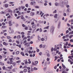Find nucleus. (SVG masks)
<instances>
[{"label":"nucleus","instance_id":"nucleus-43","mask_svg":"<svg viewBox=\"0 0 73 73\" xmlns=\"http://www.w3.org/2000/svg\"><path fill=\"white\" fill-rule=\"evenodd\" d=\"M16 42L18 44H20V43L17 40L16 41Z\"/></svg>","mask_w":73,"mask_h":73},{"label":"nucleus","instance_id":"nucleus-59","mask_svg":"<svg viewBox=\"0 0 73 73\" xmlns=\"http://www.w3.org/2000/svg\"><path fill=\"white\" fill-rule=\"evenodd\" d=\"M47 56H48V57H50V54H49V53L47 54Z\"/></svg>","mask_w":73,"mask_h":73},{"label":"nucleus","instance_id":"nucleus-7","mask_svg":"<svg viewBox=\"0 0 73 73\" xmlns=\"http://www.w3.org/2000/svg\"><path fill=\"white\" fill-rule=\"evenodd\" d=\"M30 14H31V16H34V15L35 13H34L33 12H31Z\"/></svg>","mask_w":73,"mask_h":73},{"label":"nucleus","instance_id":"nucleus-31","mask_svg":"<svg viewBox=\"0 0 73 73\" xmlns=\"http://www.w3.org/2000/svg\"><path fill=\"white\" fill-rule=\"evenodd\" d=\"M60 23H59L58 24V28H60Z\"/></svg>","mask_w":73,"mask_h":73},{"label":"nucleus","instance_id":"nucleus-27","mask_svg":"<svg viewBox=\"0 0 73 73\" xmlns=\"http://www.w3.org/2000/svg\"><path fill=\"white\" fill-rule=\"evenodd\" d=\"M57 13V10H55L53 12V13Z\"/></svg>","mask_w":73,"mask_h":73},{"label":"nucleus","instance_id":"nucleus-62","mask_svg":"<svg viewBox=\"0 0 73 73\" xmlns=\"http://www.w3.org/2000/svg\"><path fill=\"white\" fill-rule=\"evenodd\" d=\"M30 50H32V47H29Z\"/></svg>","mask_w":73,"mask_h":73},{"label":"nucleus","instance_id":"nucleus-20","mask_svg":"<svg viewBox=\"0 0 73 73\" xmlns=\"http://www.w3.org/2000/svg\"><path fill=\"white\" fill-rule=\"evenodd\" d=\"M55 5L56 6H58V5H59V4L57 3H56L55 4Z\"/></svg>","mask_w":73,"mask_h":73},{"label":"nucleus","instance_id":"nucleus-51","mask_svg":"<svg viewBox=\"0 0 73 73\" xmlns=\"http://www.w3.org/2000/svg\"><path fill=\"white\" fill-rule=\"evenodd\" d=\"M12 41V40L11 39L9 40V42H11Z\"/></svg>","mask_w":73,"mask_h":73},{"label":"nucleus","instance_id":"nucleus-48","mask_svg":"<svg viewBox=\"0 0 73 73\" xmlns=\"http://www.w3.org/2000/svg\"><path fill=\"white\" fill-rule=\"evenodd\" d=\"M68 37H69V34H68V35H66V38H68Z\"/></svg>","mask_w":73,"mask_h":73},{"label":"nucleus","instance_id":"nucleus-13","mask_svg":"<svg viewBox=\"0 0 73 73\" xmlns=\"http://www.w3.org/2000/svg\"><path fill=\"white\" fill-rule=\"evenodd\" d=\"M70 9L68 8L67 10H66V12H70V11H69V10Z\"/></svg>","mask_w":73,"mask_h":73},{"label":"nucleus","instance_id":"nucleus-5","mask_svg":"<svg viewBox=\"0 0 73 73\" xmlns=\"http://www.w3.org/2000/svg\"><path fill=\"white\" fill-rule=\"evenodd\" d=\"M47 36H44V40L45 41H47Z\"/></svg>","mask_w":73,"mask_h":73},{"label":"nucleus","instance_id":"nucleus-49","mask_svg":"<svg viewBox=\"0 0 73 73\" xmlns=\"http://www.w3.org/2000/svg\"><path fill=\"white\" fill-rule=\"evenodd\" d=\"M39 54L40 56H41V55H42V52H40L39 53Z\"/></svg>","mask_w":73,"mask_h":73},{"label":"nucleus","instance_id":"nucleus-39","mask_svg":"<svg viewBox=\"0 0 73 73\" xmlns=\"http://www.w3.org/2000/svg\"><path fill=\"white\" fill-rule=\"evenodd\" d=\"M38 62L37 61H36L35 62V64H38Z\"/></svg>","mask_w":73,"mask_h":73},{"label":"nucleus","instance_id":"nucleus-61","mask_svg":"<svg viewBox=\"0 0 73 73\" xmlns=\"http://www.w3.org/2000/svg\"><path fill=\"white\" fill-rule=\"evenodd\" d=\"M54 69H57V66H54Z\"/></svg>","mask_w":73,"mask_h":73},{"label":"nucleus","instance_id":"nucleus-1","mask_svg":"<svg viewBox=\"0 0 73 73\" xmlns=\"http://www.w3.org/2000/svg\"><path fill=\"white\" fill-rule=\"evenodd\" d=\"M54 26H52L51 27L50 29V32L51 33H54Z\"/></svg>","mask_w":73,"mask_h":73},{"label":"nucleus","instance_id":"nucleus-11","mask_svg":"<svg viewBox=\"0 0 73 73\" xmlns=\"http://www.w3.org/2000/svg\"><path fill=\"white\" fill-rule=\"evenodd\" d=\"M7 39H8V40H9L11 38H12L10 36H7Z\"/></svg>","mask_w":73,"mask_h":73},{"label":"nucleus","instance_id":"nucleus-14","mask_svg":"<svg viewBox=\"0 0 73 73\" xmlns=\"http://www.w3.org/2000/svg\"><path fill=\"white\" fill-rule=\"evenodd\" d=\"M21 54L23 56H25V55H24V54L23 53V52H21Z\"/></svg>","mask_w":73,"mask_h":73},{"label":"nucleus","instance_id":"nucleus-2","mask_svg":"<svg viewBox=\"0 0 73 73\" xmlns=\"http://www.w3.org/2000/svg\"><path fill=\"white\" fill-rule=\"evenodd\" d=\"M9 29L10 30L9 31L10 33H13V30H11V27H9Z\"/></svg>","mask_w":73,"mask_h":73},{"label":"nucleus","instance_id":"nucleus-9","mask_svg":"<svg viewBox=\"0 0 73 73\" xmlns=\"http://www.w3.org/2000/svg\"><path fill=\"white\" fill-rule=\"evenodd\" d=\"M16 46H19L20 48H21V44H19V45L18 44H17L16 45Z\"/></svg>","mask_w":73,"mask_h":73},{"label":"nucleus","instance_id":"nucleus-55","mask_svg":"<svg viewBox=\"0 0 73 73\" xmlns=\"http://www.w3.org/2000/svg\"><path fill=\"white\" fill-rule=\"evenodd\" d=\"M70 64H73V62H72V60H70Z\"/></svg>","mask_w":73,"mask_h":73},{"label":"nucleus","instance_id":"nucleus-52","mask_svg":"<svg viewBox=\"0 0 73 73\" xmlns=\"http://www.w3.org/2000/svg\"><path fill=\"white\" fill-rule=\"evenodd\" d=\"M3 57H4V58H6V55H3Z\"/></svg>","mask_w":73,"mask_h":73},{"label":"nucleus","instance_id":"nucleus-29","mask_svg":"<svg viewBox=\"0 0 73 73\" xmlns=\"http://www.w3.org/2000/svg\"><path fill=\"white\" fill-rule=\"evenodd\" d=\"M17 63H20V62H21V61L20 60H18L16 62Z\"/></svg>","mask_w":73,"mask_h":73},{"label":"nucleus","instance_id":"nucleus-16","mask_svg":"<svg viewBox=\"0 0 73 73\" xmlns=\"http://www.w3.org/2000/svg\"><path fill=\"white\" fill-rule=\"evenodd\" d=\"M10 64H13V60H10Z\"/></svg>","mask_w":73,"mask_h":73},{"label":"nucleus","instance_id":"nucleus-22","mask_svg":"<svg viewBox=\"0 0 73 73\" xmlns=\"http://www.w3.org/2000/svg\"><path fill=\"white\" fill-rule=\"evenodd\" d=\"M58 58L57 57V56H56L55 57H54V61H56V60H57V59Z\"/></svg>","mask_w":73,"mask_h":73},{"label":"nucleus","instance_id":"nucleus-40","mask_svg":"<svg viewBox=\"0 0 73 73\" xmlns=\"http://www.w3.org/2000/svg\"><path fill=\"white\" fill-rule=\"evenodd\" d=\"M5 7L6 8H7V7H8V4H5Z\"/></svg>","mask_w":73,"mask_h":73},{"label":"nucleus","instance_id":"nucleus-41","mask_svg":"<svg viewBox=\"0 0 73 73\" xmlns=\"http://www.w3.org/2000/svg\"><path fill=\"white\" fill-rule=\"evenodd\" d=\"M46 60H47V61H49L50 60V58H47L46 59Z\"/></svg>","mask_w":73,"mask_h":73},{"label":"nucleus","instance_id":"nucleus-4","mask_svg":"<svg viewBox=\"0 0 73 73\" xmlns=\"http://www.w3.org/2000/svg\"><path fill=\"white\" fill-rule=\"evenodd\" d=\"M24 45H25V46H29L30 45V44H29L28 43H26Z\"/></svg>","mask_w":73,"mask_h":73},{"label":"nucleus","instance_id":"nucleus-18","mask_svg":"<svg viewBox=\"0 0 73 73\" xmlns=\"http://www.w3.org/2000/svg\"><path fill=\"white\" fill-rule=\"evenodd\" d=\"M62 66L63 68H64V69H65V68H66V67H65V65H64L63 64H62Z\"/></svg>","mask_w":73,"mask_h":73},{"label":"nucleus","instance_id":"nucleus-28","mask_svg":"<svg viewBox=\"0 0 73 73\" xmlns=\"http://www.w3.org/2000/svg\"><path fill=\"white\" fill-rule=\"evenodd\" d=\"M33 69L34 70H37L38 69L37 68H36L35 67H34Z\"/></svg>","mask_w":73,"mask_h":73},{"label":"nucleus","instance_id":"nucleus-34","mask_svg":"<svg viewBox=\"0 0 73 73\" xmlns=\"http://www.w3.org/2000/svg\"><path fill=\"white\" fill-rule=\"evenodd\" d=\"M16 53L17 54H19V51H17L16 52Z\"/></svg>","mask_w":73,"mask_h":73},{"label":"nucleus","instance_id":"nucleus-24","mask_svg":"<svg viewBox=\"0 0 73 73\" xmlns=\"http://www.w3.org/2000/svg\"><path fill=\"white\" fill-rule=\"evenodd\" d=\"M25 27V29L26 30H27V29H28V27H27V26H26Z\"/></svg>","mask_w":73,"mask_h":73},{"label":"nucleus","instance_id":"nucleus-58","mask_svg":"<svg viewBox=\"0 0 73 73\" xmlns=\"http://www.w3.org/2000/svg\"><path fill=\"white\" fill-rule=\"evenodd\" d=\"M25 53H28V50H25Z\"/></svg>","mask_w":73,"mask_h":73},{"label":"nucleus","instance_id":"nucleus-3","mask_svg":"<svg viewBox=\"0 0 73 73\" xmlns=\"http://www.w3.org/2000/svg\"><path fill=\"white\" fill-rule=\"evenodd\" d=\"M41 14H42V15H41ZM39 15H41V17H42V16H43V15H44V13H42V12L40 11Z\"/></svg>","mask_w":73,"mask_h":73},{"label":"nucleus","instance_id":"nucleus-56","mask_svg":"<svg viewBox=\"0 0 73 73\" xmlns=\"http://www.w3.org/2000/svg\"><path fill=\"white\" fill-rule=\"evenodd\" d=\"M33 41H31L30 42V43H29V44H33Z\"/></svg>","mask_w":73,"mask_h":73},{"label":"nucleus","instance_id":"nucleus-15","mask_svg":"<svg viewBox=\"0 0 73 73\" xmlns=\"http://www.w3.org/2000/svg\"><path fill=\"white\" fill-rule=\"evenodd\" d=\"M9 25L10 26H12V24L11 23H12V22H11V21H9Z\"/></svg>","mask_w":73,"mask_h":73},{"label":"nucleus","instance_id":"nucleus-10","mask_svg":"<svg viewBox=\"0 0 73 73\" xmlns=\"http://www.w3.org/2000/svg\"><path fill=\"white\" fill-rule=\"evenodd\" d=\"M36 27V25H34L32 26V28H35Z\"/></svg>","mask_w":73,"mask_h":73},{"label":"nucleus","instance_id":"nucleus-64","mask_svg":"<svg viewBox=\"0 0 73 73\" xmlns=\"http://www.w3.org/2000/svg\"><path fill=\"white\" fill-rule=\"evenodd\" d=\"M25 26H26L24 24H23L22 25V27H25Z\"/></svg>","mask_w":73,"mask_h":73},{"label":"nucleus","instance_id":"nucleus-36","mask_svg":"<svg viewBox=\"0 0 73 73\" xmlns=\"http://www.w3.org/2000/svg\"><path fill=\"white\" fill-rule=\"evenodd\" d=\"M3 53H4V54H7V52H5V51H3Z\"/></svg>","mask_w":73,"mask_h":73},{"label":"nucleus","instance_id":"nucleus-33","mask_svg":"<svg viewBox=\"0 0 73 73\" xmlns=\"http://www.w3.org/2000/svg\"><path fill=\"white\" fill-rule=\"evenodd\" d=\"M7 68H8V69H9V70H10V69H12V68L11 67H8Z\"/></svg>","mask_w":73,"mask_h":73},{"label":"nucleus","instance_id":"nucleus-25","mask_svg":"<svg viewBox=\"0 0 73 73\" xmlns=\"http://www.w3.org/2000/svg\"><path fill=\"white\" fill-rule=\"evenodd\" d=\"M17 38H21V36L20 35H18L17 36Z\"/></svg>","mask_w":73,"mask_h":73},{"label":"nucleus","instance_id":"nucleus-32","mask_svg":"<svg viewBox=\"0 0 73 73\" xmlns=\"http://www.w3.org/2000/svg\"><path fill=\"white\" fill-rule=\"evenodd\" d=\"M39 47H40V48H42V44H41L39 46Z\"/></svg>","mask_w":73,"mask_h":73},{"label":"nucleus","instance_id":"nucleus-47","mask_svg":"<svg viewBox=\"0 0 73 73\" xmlns=\"http://www.w3.org/2000/svg\"><path fill=\"white\" fill-rule=\"evenodd\" d=\"M27 69L29 70H30V69H31V68L29 67H27Z\"/></svg>","mask_w":73,"mask_h":73},{"label":"nucleus","instance_id":"nucleus-8","mask_svg":"<svg viewBox=\"0 0 73 73\" xmlns=\"http://www.w3.org/2000/svg\"><path fill=\"white\" fill-rule=\"evenodd\" d=\"M1 14H6V12H4L3 11H2L0 13Z\"/></svg>","mask_w":73,"mask_h":73},{"label":"nucleus","instance_id":"nucleus-19","mask_svg":"<svg viewBox=\"0 0 73 73\" xmlns=\"http://www.w3.org/2000/svg\"><path fill=\"white\" fill-rule=\"evenodd\" d=\"M23 72H27V69L26 68L25 69L23 70Z\"/></svg>","mask_w":73,"mask_h":73},{"label":"nucleus","instance_id":"nucleus-6","mask_svg":"<svg viewBox=\"0 0 73 73\" xmlns=\"http://www.w3.org/2000/svg\"><path fill=\"white\" fill-rule=\"evenodd\" d=\"M58 15H57V14H55L54 17V18H56V19H57V16Z\"/></svg>","mask_w":73,"mask_h":73},{"label":"nucleus","instance_id":"nucleus-57","mask_svg":"<svg viewBox=\"0 0 73 73\" xmlns=\"http://www.w3.org/2000/svg\"><path fill=\"white\" fill-rule=\"evenodd\" d=\"M26 42H27V40H24L23 42V44H25L26 43Z\"/></svg>","mask_w":73,"mask_h":73},{"label":"nucleus","instance_id":"nucleus-30","mask_svg":"<svg viewBox=\"0 0 73 73\" xmlns=\"http://www.w3.org/2000/svg\"><path fill=\"white\" fill-rule=\"evenodd\" d=\"M12 71L13 72H15L16 71V70H15V68H14L12 70Z\"/></svg>","mask_w":73,"mask_h":73},{"label":"nucleus","instance_id":"nucleus-17","mask_svg":"<svg viewBox=\"0 0 73 73\" xmlns=\"http://www.w3.org/2000/svg\"><path fill=\"white\" fill-rule=\"evenodd\" d=\"M2 28L3 29H5V28H7V26H2Z\"/></svg>","mask_w":73,"mask_h":73},{"label":"nucleus","instance_id":"nucleus-50","mask_svg":"<svg viewBox=\"0 0 73 73\" xmlns=\"http://www.w3.org/2000/svg\"><path fill=\"white\" fill-rule=\"evenodd\" d=\"M68 42H66V44H65V45H66V46H67L68 45Z\"/></svg>","mask_w":73,"mask_h":73},{"label":"nucleus","instance_id":"nucleus-21","mask_svg":"<svg viewBox=\"0 0 73 73\" xmlns=\"http://www.w3.org/2000/svg\"><path fill=\"white\" fill-rule=\"evenodd\" d=\"M60 5H62L63 4V2L62 1H60Z\"/></svg>","mask_w":73,"mask_h":73},{"label":"nucleus","instance_id":"nucleus-63","mask_svg":"<svg viewBox=\"0 0 73 73\" xmlns=\"http://www.w3.org/2000/svg\"><path fill=\"white\" fill-rule=\"evenodd\" d=\"M54 51H56L57 50V49H56V48H54Z\"/></svg>","mask_w":73,"mask_h":73},{"label":"nucleus","instance_id":"nucleus-35","mask_svg":"<svg viewBox=\"0 0 73 73\" xmlns=\"http://www.w3.org/2000/svg\"><path fill=\"white\" fill-rule=\"evenodd\" d=\"M51 52H53V48L52 47L51 48Z\"/></svg>","mask_w":73,"mask_h":73},{"label":"nucleus","instance_id":"nucleus-23","mask_svg":"<svg viewBox=\"0 0 73 73\" xmlns=\"http://www.w3.org/2000/svg\"><path fill=\"white\" fill-rule=\"evenodd\" d=\"M43 70L44 71H45L46 70V67H44L43 68Z\"/></svg>","mask_w":73,"mask_h":73},{"label":"nucleus","instance_id":"nucleus-37","mask_svg":"<svg viewBox=\"0 0 73 73\" xmlns=\"http://www.w3.org/2000/svg\"><path fill=\"white\" fill-rule=\"evenodd\" d=\"M30 4L31 5H33V2H31L30 3Z\"/></svg>","mask_w":73,"mask_h":73},{"label":"nucleus","instance_id":"nucleus-38","mask_svg":"<svg viewBox=\"0 0 73 73\" xmlns=\"http://www.w3.org/2000/svg\"><path fill=\"white\" fill-rule=\"evenodd\" d=\"M13 60V58H9V60L10 61H11V60Z\"/></svg>","mask_w":73,"mask_h":73},{"label":"nucleus","instance_id":"nucleus-26","mask_svg":"<svg viewBox=\"0 0 73 73\" xmlns=\"http://www.w3.org/2000/svg\"><path fill=\"white\" fill-rule=\"evenodd\" d=\"M45 46H46V45L44 44L42 46V48H45Z\"/></svg>","mask_w":73,"mask_h":73},{"label":"nucleus","instance_id":"nucleus-54","mask_svg":"<svg viewBox=\"0 0 73 73\" xmlns=\"http://www.w3.org/2000/svg\"><path fill=\"white\" fill-rule=\"evenodd\" d=\"M25 7H27V8H28V4H26Z\"/></svg>","mask_w":73,"mask_h":73},{"label":"nucleus","instance_id":"nucleus-42","mask_svg":"<svg viewBox=\"0 0 73 73\" xmlns=\"http://www.w3.org/2000/svg\"><path fill=\"white\" fill-rule=\"evenodd\" d=\"M69 33V31L67 30L66 32V34H67V33Z\"/></svg>","mask_w":73,"mask_h":73},{"label":"nucleus","instance_id":"nucleus-45","mask_svg":"<svg viewBox=\"0 0 73 73\" xmlns=\"http://www.w3.org/2000/svg\"><path fill=\"white\" fill-rule=\"evenodd\" d=\"M21 8H22V9H24L25 8V7L24 6H21Z\"/></svg>","mask_w":73,"mask_h":73},{"label":"nucleus","instance_id":"nucleus-60","mask_svg":"<svg viewBox=\"0 0 73 73\" xmlns=\"http://www.w3.org/2000/svg\"><path fill=\"white\" fill-rule=\"evenodd\" d=\"M3 33H4V32H7V30H3Z\"/></svg>","mask_w":73,"mask_h":73},{"label":"nucleus","instance_id":"nucleus-46","mask_svg":"<svg viewBox=\"0 0 73 73\" xmlns=\"http://www.w3.org/2000/svg\"><path fill=\"white\" fill-rule=\"evenodd\" d=\"M8 12H12V10L11 9H9L8 11Z\"/></svg>","mask_w":73,"mask_h":73},{"label":"nucleus","instance_id":"nucleus-53","mask_svg":"<svg viewBox=\"0 0 73 73\" xmlns=\"http://www.w3.org/2000/svg\"><path fill=\"white\" fill-rule=\"evenodd\" d=\"M45 59L43 60V62H42V64H44V62H45Z\"/></svg>","mask_w":73,"mask_h":73},{"label":"nucleus","instance_id":"nucleus-44","mask_svg":"<svg viewBox=\"0 0 73 73\" xmlns=\"http://www.w3.org/2000/svg\"><path fill=\"white\" fill-rule=\"evenodd\" d=\"M2 68L3 70H5V66H3Z\"/></svg>","mask_w":73,"mask_h":73},{"label":"nucleus","instance_id":"nucleus-12","mask_svg":"<svg viewBox=\"0 0 73 73\" xmlns=\"http://www.w3.org/2000/svg\"><path fill=\"white\" fill-rule=\"evenodd\" d=\"M49 26H48L47 27H44V29H49Z\"/></svg>","mask_w":73,"mask_h":73}]
</instances>
